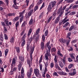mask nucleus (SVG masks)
I'll return each mask as SVG.
<instances>
[{
  "mask_svg": "<svg viewBox=\"0 0 78 78\" xmlns=\"http://www.w3.org/2000/svg\"><path fill=\"white\" fill-rule=\"evenodd\" d=\"M29 48H30V59L28 58L27 59V65L29 66V67H31V66L32 65V60H33V57L32 56V55L33 54V53L34 51V46L32 47L31 46L30 47V45H27V47L26 48L27 50L28 51H29Z\"/></svg>",
  "mask_w": 78,
  "mask_h": 78,
  "instance_id": "f257e3e1",
  "label": "nucleus"
},
{
  "mask_svg": "<svg viewBox=\"0 0 78 78\" xmlns=\"http://www.w3.org/2000/svg\"><path fill=\"white\" fill-rule=\"evenodd\" d=\"M56 3V1H54V2H51L50 3L49 5L48 6V10L49 12H51V10L52 7V8L54 7Z\"/></svg>",
  "mask_w": 78,
  "mask_h": 78,
  "instance_id": "f03ea898",
  "label": "nucleus"
},
{
  "mask_svg": "<svg viewBox=\"0 0 78 78\" xmlns=\"http://www.w3.org/2000/svg\"><path fill=\"white\" fill-rule=\"evenodd\" d=\"M40 31V29H38L37 30H36L35 34L37 36H36V35H34L33 37V39H35L36 41H37L39 38V35L38 34V33H39V31Z\"/></svg>",
  "mask_w": 78,
  "mask_h": 78,
  "instance_id": "7ed1b4c3",
  "label": "nucleus"
},
{
  "mask_svg": "<svg viewBox=\"0 0 78 78\" xmlns=\"http://www.w3.org/2000/svg\"><path fill=\"white\" fill-rule=\"evenodd\" d=\"M66 6H67L65 5L63 8L62 10L61 9L60 10L58 11V14L59 15V16L60 17H61V16L62 15V14H63V12H64V10L66 9Z\"/></svg>",
  "mask_w": 78,
  "mask_h": 78,
  "instance_id": "20e7f679",
  "label": "nucleus"
},
{
  "mask_svg": "<svg viewBox=\"0 0 78 78\" xmlns=\"http://www.w3.org/2000/svg\"><path fill=\"white\" fill-rule=\"evenodd\" d=\"M33 68L30 67L28 72V73L27 74L28 78H31V73H32V72H33Z\"/></svg>",
  "mask_w": 78,
  "mask_h": 78,
  "instance_id": "39448f33",
  "label": "nucleus"
},
{
  "mask_svg": "<svg viewBox=\"0 0 78 78\" xmlns=\"http://www.w3.org/2000/svg\"><path fill=\"white\" fill-rule=\"evenodd\" d=\"M34 73L37 77H38V76H41V75L39 74V70L38 69H34Z\"/></svg>",
  "mask_w": 78,
  "mask_h": 78,
  "instance_id": "423d86ee",
  "label": "nucleus"
},
{
  "mask_svg": "<svg viewBox=\"0 0 78 78\" xmlns=\"http://www.w3.org/2000/svg\"><path fill=\"white\" fill-rule=\"evenodd\" d=\"M50 55V51H48V50H46V53L45 54V57L46 58V59L47 60H48V56H49Z\"/></svg>",
  "mask_w": 78,
  "mask_h": 78,
  "instance_id": "0eeeda50",
  "label": "nucleus"
},
{
  "mask_svg": "<svg viewBox=\"0 0 78 78\" xmlns=\"http://www.w3.org/2000/svg\"><path fill=\"white\" fill-rule=\"evenodd\" d=\"M25 12V11H23L22 12L20 13V17H21V18L20 19V21L21 22H22V21H23V13H24V12Z\"/></svg>",
  "mask_w": 78,
  "mask_h": 78,
  "instance_id": "6e6552de",
  "label": "nucleus"
},
{
  "mask_svg": "<svg viewBox=\"0 0 78 78\" xmlns=\"http://www.w3.org/2000/svg\"><path fill=\"white\" fill-rule=\"evenodd\" d=\"M51 54L53 56H55L56 55V49L55 48H52L51 49Z\"/></svg>",
  "mask_w": 78,
  "mask_h": 78,
  "instance_id": "1a4fd4ad",
  "label": "nucleus"
},
{
  "mask_svg": "<svg viewBox=\"0 0 78 78\" xmlns=\"http://www.w3.org/2000/svg\"><path fill=\"white\" fill-rule=\"evenodd\" d=\"M54 61H55V68H56V69H58V67L59 66H58V64L57 63H56V62H58V61L57 60V58H56V56L55 55V58H54Z\"/></svg>",
  "mask_w": 78,
  "mask_h": 78,
  "instance_id": "9d476101",
  "label": "nucleus"
},
{
  "mask_svg": "<svg viewBox=\"0 0 78 78\" xmlns=\"http://www.w3.org/2000/svg\"><path fill=\"white\" fill-rule=\"evenodd\" d=\"M14 4L13 5L12 7L16 9H18V7L17 6V2H16V0H14Z\"/></svg>",
  "mask_w": 78,
  "mask_h": 78,
  "instance_id": "9b49d317",
  "label": "nucleus"
},
{
  "mask_svg": "<svg viewBox=\"0 0 78 78\" xmlns=\"http://www.w3.org/2000/svg\"><path fill=\"white\" fill-rule=\"evenodd\" d=\"M76 69H73V72L69 73V75H71V76H74L75 75H76Z\"/></svg>",
  "mask_w": 78,
  "mask_h": 78,
  "instance_id": "f8f14e48",
  "label": "nucleus"
},
{
  "mask_svg": "<svg viewBox=\"0 0 78 78\" xmlns=\"http://www.w3.org/2000/svg\"><path fill=\"white\" fill-rule=\"evenodd\" d=\"M50 42L49 41L48 42H47V47L48 48V51H50L51 50V46L50 45H49V44H50Z\"/></svg>",
  "mask_w": 78,
  "mask_h": 78,
  "instance_id": "ddd939ff",
  "label": "nucleus"
},
{
  "mask_svg": "<svg viewBox=\"0 0 78 78\" xmlns=\"http://www.w3.org/2000/svg\"><path fill=\"white\" fill-rule=\"evenodd\" d=\"M60 17L61 16H58L56 18V19L55 20V24L56 23H58L59 22V20H60Z\"/></svg>",
  "mask_w": 78,
  "mask_h": 78,
  "instance_id": "4468645a",
  "label": "nucleus"
},
{
  "mask_svg": "<svg viewBox=\"0 0 78 78\" xmlns=\"http://www.w3.org/2000/svg\"><path fill=\"white\" fill-rule=\"evenodd\" d=\"M60 42H62V43H64V44H66L67 42V40H64L63 39H62L59 41Z\"/></svg>",
  "mask_w": 78,
  "mask_h": 78,
  "instance_id": "2eb2a0df",
  "label": "nucleus"
},
{
  "mask_svg": "<svg viewBox=\"0 0 78 78\" xmlns=\"http://www.w3.org/2000/svg\"><path fill=\"white\" fill-rule=\"evenodd\" d=\"M41 50H44V48H45V46L44 45V42H41Z\"/></svg>",
  "mask_w": 78,
  "mask_h": 78,
  "instance_id": "dca6fc26",
  "label": "nucleus"
},
{
  "mask_svg": "<svg viewBox=\"0 0 78 78\" xmlns=\"http://www.w3.org/2000/svg\"><path fill=\"white\" fill-rule=\"evenodd\" d=\"M16 13H9L8 14V16L11 17V16H15Z\"/></svg>",
  "mask_w": 78,
  "mask_h": 78,
  "instance_id": "f3484780",
  "label": "nucleus"
},
{
  "mask_svg": "<svg viewBox=\"0 0 78 78\" xmlns=\"http://www.w3.org/2000/svg\"><path fill=\"white\" fill-rule=\"evenodd\" d=\"M12 65H11V67L12 68V67H13V64H16V59L13 58L12 60Z\"/></svg>",
  "mask_w": 78,
  "mask_h": 78,
  "instance_id": "a211bd4d",
  "label": "nucleus"
},
{
  "mask_svg": "<svg viewBox=\"0 0 78 78\" xmlns=\"http://www.w3.org/2000/svg\"><path fill=\"white\" fill-rule=\"evenodd\" d=\"M70 35H71V33H68L67 34V35L66 38L69 39H71L70 37Z\"/></svg>",
  "mask_w": 78,
  "mask_h": 78,
  "instance_id": "6ab92c4d",
  "label": "nucleus"
},
{
  "mask_svg": "<svg viewBox=\"0 0 78 78\" xmlns=\"http://www.w3.org/2000/svg\"><path fill=\"white\" fill-rule=\"evenodd\" d=\"M70 55L72 59H75V57H74V56H75V54L74 53L70 54Z\"/></svg>",
  "mask_w": 78,
  "mask_h": 78,
  "instance_id": "aec40b11",
  "label": "nucleus"
},
{
  "mask_svg": "<svg viewBox=\"0 0 78 78\" xmlns=\"http://www.w3.org/2000/svg\"><path fill=\"white\" fill-rule=\"evenodd\" d=\"M19 19V16H17L13 19V22H16V21L18 20Z\"/></svg>",
  "mask_w": 78,
  "mask_h": 78,
  "instance_id": "412c9836",
  "label": "nucleus"
},
{
  "mask_svg": "<svg viewBox=\"0 0 78 78\" xmlns=\"http://www.w3.org/2000/svg\"><path fill=\"white\" fill-rule=\"evenodd\" d=\"M22 64L21 63H20V64L18 65V69L19 71H20V70Z\"/></svg>",
  "mask_w": 78,
  "mask_h": 78,
  "instance_id": "4be33fe9",
  "label": "nucleus"
},
{
  "mask_svg": "<svg viewBox=\"0 0 78 78\" xmlns=\"http://www.w3.org/2000/svg\"><path fill=\"white\" fill-rule=\"evenodd\" d=\"M31 16L30 14L28 12V14H27L26 16V19H28L29 17H30V16Z\"/></svg>",
  "mask_w": 78,
  "mask_h": 78,
  "instance_id": "5701e85b",
  "label": "nucleus"
},
{
  "mask_svg": "<svg viewBox=\"0 0 78 78\" xmlns=\"http://www.w3.org/2000/svg\"><path fill=\"white\" fill-rule=\"evenodd\" d=\"M14 37H12V38H11L10 40V42L11 43H14Z\"/></svg>",
  "mask_w": 78,
  "mask_h": 78,
  "instance_id": "b1692460",
  "label": "nucleus"
},
{
  "mask_svg": "<svg viewBox=\"0 0 78 78\" xmlns=\"http://www.w3.org/2000/svg\"><path fill=\"white\" fill-rule=\"evenodd\" d=\"M69 25V23L67 22L65 24L63 25V27L64 28H66V27H68Z\"/></svg>",
  "mask_w": 78,
  "mask_h": 78,
  "instance_id": "393cba45",
  "label": "nucleus"
},
{
  "mask_svg": "<svg viewBox=\"0 0 78 78\" xmlns=\"http://www.w3.org/2000/svg\"><path fill=\"white\" fill-rule=\"evenodd\" d=\"M32 32V29H30L29 30V32L28 34V37H29L30 36V34H31Z\"/></svg>",
  "mask_w": 78,
  "mask_h": 78,
  "instance_id": "a878e982",
  "label": "nucleus"
},
{
  "mask_svg": "<svg viewBox=\"0 0 78 78\" xmlns=\"http://www.w3.org/2000/svg\"><path fill=\"white\" fill-rule=\"evenodd\" d=\"M25 35L26 34H24V35H23V37H22V38L21 39V40L22 41H25Z\"/></svg>",
  "mask_w": 78,
  "mask_h": 78,
  "instance_id": "bb28decb",
  "label": "nucleus"
},
{
  "mask_svg": "<svg viewBox=\"0 0 78 78\" xmlns=\"http://www.w3.org/2000/svg\"><path fill=\"white\" fill-rule=\"evenodd\" d=\"M33 7H34V4H32L29 7V9L30 10V9H33Z\"/></svg>",
  "mask_w": 78,
  "mask_h": 78,
  "instance_id": "cd10ccee",
  "label": "nucleus"
},
{
  "mask_svg": "<svg viewBox=\"0 0 78 78\" xmlns=\"http://www.w3.org/2000/svg\"><path fill=\"white\" fill-rule=\"evenodd\" d=\"M21 76L19 75L18 76V78H24V75L22 74Z\"/></svg>",
  "mask_w": 78,
  "mask_h": 78,
  "instance_id": "c85d7f7f",
  "label": "nucleus"
},
{
  "mask_svg": "<svg viewBox=\"0 0 78 78\" xmlns=\"http://www.w3.org/2000/svg\"><path fill=\"white\" fill-rule=\"evenodd\" d=\"M8 49H6L5 50V56H6L7 55V54H8Z\"/></svg>",
  "mask_w": 78,
  "mask_h": 78,
  "instance_id": "c756f323",
  "label": "nucleus"
},
{
  "mask_svg": "<svg viewBox=\"0 0 78 78\" xmlns=\"http://www.w3.org/2000/svg\"><path fill=\"white\" fill-rule=\"evenodd\" d=\"M59 74L61 75H67L66 73H65L63 72L59 73Z\"/></svg>",
  "mask_w": 78,
  "mask_h": 78,
  "instance_id": "7c9ffc66",
  "label": "nucleus"
},
{
  "mask_svg": "<svg viewBox=\"0 0 78 78\" xmlns=\"http://www.w3.org/2000/svg\"><path fill=\"white\" fill-rule=\"evenodd\" d=\"M15 25L16 27V31H17V27H18V26H19V22H17Z\"/></svg>",
  "mask_w": 78,
  "mask_h": 78,
  "instance_id": "2f4dec72",
  "label": "nucleus"
},
{
  "mask_svg": "<svg viewBox=\"0 0 78 78\" xmlns=\"http://www.w3.org/2000/svg\"><path fill=\"white\" fill-rule=\"evenodd\" d=\"M73 66V64H70L68 66V69H71V68H72Z\"/></svg>",
  "mask_w": 78,
  "mask_h": 78,
  "instance_id": "473e14b6",
  "label": "nucleus"
},
{
  "mask_svg": "<svg viewBox=\"0 0 78 78\" xmlns=\"http://www.w3.org/2000/svg\"><path fill=\"white\" fill-rule=\"evenodd\" d=\"M4 38L5 39V40H7L8 39V36L6 34H4Z\"/></svg>",
  "mask_w": 78,
  "mask_h": 78,
  "instance_id": "72a5a7b5",
  "label": "nucleus"
},
{
  "mask_svg": "<svg viewBox=\"0 0 78 78\" xmlns=\"http://www.w3.org/2000/svg\"><path fill=\"white\" fill-rule=\"evenodd\" d=\"M16 50L17 53H19L20 52V48L19 47H17L16 48Z\"/></svg>",
  "mask_w": 78,
  "mask_h": 78,
  "instance_id": "f704fd0d",
  "label": "nucleus"
},
{
  "mask_svg": "<svg viewBox=\"0 0 78 78\" xmlns=\"http://www.w3.org/2000/svg\"><path fill=\"white\" fill-rule=\"evenodd\" d=\"M5 23L6 26H9V24H8V20H5Z\"/></svg>",
  "mask_w": 78,
  "mask_h": 78,
  "instance_id": "c9c22d12",
  "label": "nucleus"
},
{
  "mask_svg": "<svg viewBox=\"0 0 78 78\" xmlns=\"http://www.w3.org/2000/svg\"><path fill=\"white\" fill-rule=\"evenodd\" d=\"M33 39L32 37H31L29 39L28 41L29 43H31V42H32V41H33Z\"/></svg>",
  "mask_w": 78,
  "mask_h": 78,
  "instance_id": "e433bc0d",
  "label": "nucleus"
},
{
  "mask_svg": "<svg viewBox=\"0 0 78 78\" xmlns=\"http://www.w3.org/2000/svg\"><path fill=\"white\" fill-rule=\"evenodd\" d=\"M74 28V26H72L69 29V31H72V30L73 29V28Z\"/></svg>",
  "mask_w": 78,
  "mask_h": 78,
  "instance_id": "4c0bfd02",
  "label": "nucleus"
},
{
  "mask_svg": "<svg viewBox=\"0 0 78 78\" xmlns=\"http://www.w3.org/2000/svg\"><path fill=\"white\" fill-rule=\"evenodd\" d=\"M42 55H41V57H40V60L39 61V64L41 62V61H42Z\"/></svg>",
  "mask_w": 78,
  "mask_h": 78,
  "instance_id": "58836bf2",
  "label": "nucleus"
},
{
  "mask_svg": "<svg viewBox=\"0 0 78 78\" xmlns=\"http://www.w3.org/2000/svg\"><path fill=\"white\" fill-rule=\"evenodd\" d=\"M24 72V70H23V68H22L21 69V75L22 74L24 75V73H23Z\"/></svg>",
  "mask_w": 78,
  "mask_h": 78,
  "instance_id": "ea45409f",
  "label": "nucleus"
},
{
  "mask_svg": "<svg viewBox=\"0 0 78 78\" xmlns=\"http://www.w3.org/2000/svg\"><path fill=\"white\" fill-rule=\"evenodd\" d=\"M63 21H64V22L63 23V24H64V23H66L67 22H68V21H69V19L65 20H63Z\"/></svg>",
  "mask_w": 78,
  "mask_h": 78,
  "instance_id": "a19ab883",
  "label": "nucleus"
},
{
  "mask_svg": "<svg viewBox=\"0 0 78 78\" xmlns=\"http://www.w3.org/2000/svg\"><path fill=\"white\" fill-rule=\"evenodd\" d=\"M25 44V41H23V42L21 43L22 47H23Z\"/></svg>",
  "mask_w": 78,
  "mask_h": 78,
  "instance_id": "79ce46f5",
  "label": "nucleus"
},
{
  "mask_svg": "<svg viewBox=\"0 0 78 78\" xmlns=\"http://www.w3.org/2000/svg\"><path fill=\"white\" fill-rule=\"evenodd\" d=\"M54 66V63L51 62L50 64V67L51 68H53Z\"/></svg>",
  "mask_w": 78,
  "mask_h": 78,
  "instance_id": "37998d69",
  "label": "nucleus"
},
{
  "mask_svg": "<svg viewBox=\"0 0 78 78\" xmlns=\"http://www.w3.org/2000/svg\"><path fill=\"white\" fill-rule=\"evenodd\" d=\"M59 65L60 67H61V68H62V67H63V63H62V62H59Z\"/></svg>",
  "mask_w": 78,
  "mask_h": 78,
  "instance_id": "c03bdc74",
  "label": "nucleus"
},
{
  "mask_svg": "<svg viewBox=\"0 0 78 78\" xmlns=\"http://www.w3.org/2000/svg\"><path fill=\"white\" fill-rule=\"evenodd\" d=\"M70 42V40H68L67 41L66 43L67 45H69V42Z\"/></svg>",
  "mask_w": 78,
  "mask_h": 78,
  "instance_id": "a18cd8bd",
  "label": "nucleus"
},
{
  "mask_svg": "<svg viewBox=\"0 0 78 78\" xmlns=\"http://www.w3.org/2000/svg\"><path fill=\"white\" fill-rule=\"evenodd\" d=\"M33 19H31L30 20V22H29V24L30 25H31V24L32 23H33Z\"/></svg>",
  "mask_w": 78,
  "mask_h": 78,
  "instance_id": "49530a36",
  "label": "nucleus"
},
{
  "mask_svg": "<svg viewBox=\"0 0 78 78\" xmlns=\"http://www.w3.org/2000/svg\"><path fill=\"white\" fill-rule=\"evenodd\" d=\"M62 61L64 64H66V58L64 57L62 59Z\"/></svg>",
  "mask_w": 78,
  "mask_h": 78,
  "instance_id": "de8ad7c7",
  "label": "nucleus"
},
{
  "mask_svg": "<svg viewBox=\"0 0 78 78\" xmlns=\"http://www.w3.org/2000/svg\"><path fill=\"white\" fill-rule=\"evenodd\" d=\"M52 17H53V16H51L49 18L48 21V23H49V22H50V21L51 20V19H52Z\"/></svg>",
  "mask_w": 78,
  "mask_h": 78,
  "instance_id": "09e8293b",
  "label": "nucleus"
},
{
  "mask_svg": "<svg viewBox=\"0 0 78 78\" xmlns=\"http://www.w3.org/2000/svg\"><path fill=\"white\" fill-rule=\"evenodd\" d=\"M48 30H46L45 34V36H47L48 35Z\"/></svg>",
  "mask_w": 78,
  "mask_h": 78,
  "instance_id": "8fccbe9b",
  "label": "nucleus"
},
{
  "mask_svg": "<svg viewBox=\"0 0 78 78\" xmlns=\"http://www.w3.org/2000/svg\"><path fill=\"white\" fill-rule=\"evenodd\" d=\"M53 75H54V76H58V75L57 74V73L56 72L53 73Z\"/></svg>",
  "mask_w": 78,
  "mask_h": 78,
  "instance_id": "3c124183",
  "label": "nucleus"
},
{
  "mask_svg": "<svg viewBox=\"0 0 78 78\" xmlns=\"http://www.w3.org/2000/svg\"><path fill=\"white\" fill-rule=\"evenodd\" d=\"M33 9H31L30 11L29 12H28V13L30 14L31 15V14H32V13H33Z\"/></svg>",
  "mask_w": 78,
  "mask_h": 78,
  "instance_id": "603ef678",
  "label": "nucleus"
},
{
  "mask_svg": "<svg viewBox=\"0 0 78 78\" xmlns=\"http://www.w3.org/2000/svg\"><path fill=\"white\" fill-rule=\"evenodd\" d=\"M78 5H75L72 7V8H73V9H75V8H78Z\"/></svg>",
  "mask_w": 78,
  "mask_h": 78,
  "instance_id": "864d4df0",
  "label": "nucleus"
},
{
  "mask_svg": "<svg viewBox=\"0 0 78 78\" xmlns=\"http://www.w3.org/2000/svg\"><path fill=\"white\" fill-rule=\"evenodd\" d=\"M40 70L42 71V65L41 64H40Z\"/></svg>",
  "mask_w": 78,
  "mask_h": 78,
  "instance_id": "5fc2aeb1",
  "label": "nucleus"
},
{
  "mask_svg": "<svg viewBox=\"0 0 78 78\" xmlns=\"http://www.w3.org/2000/svg\"><path fill=\"white\" fill-rule=\"evenodd\" d=\"M2 25V26H3L4 27H6V25H5V23L3 22H1Z\"/></svg>",
  "mask_w": 78,
  "mask_h": 78,
  "instance_id": "6e6d98bb",
  "label": "nucleus"
},
{
  "mask_svg": "<svg viewBox=\"0 0 78 78\" xmlns=\"http://www.w3.org/2000/svg\"><path fill=\"white\" fill-rule=\"evenodd\" d=\"M45 2H43V5H42L41 7L40 8V10H41V9H42L43 8H44V6L45 5Z\"/></svg>",
  "mask_w": 78,
  "mask_h": 78,
  "instance_id": "4d7b16f0",
  "label": "nucleus"
},
{
  "mask_svg": "<svg viewBox=\"0 0 78 78\" xmlns=\"http://www.w3.org/2000/svg\"><path fill=\"white\" fill-rule=\"evenodd\" d=\"M38 8V6L37 5L35 7L34 9V11H36V10Z\"/></svg>",
  "mask_w": 78,
  "mask_h": 78,
  "instance_id": "13d9d810",
  "label": "nucleus"
},
{
  "mask_svg": "<svg viewBox=\"0 0 78 78\" xmlns=\"http://www.w3.org/2000/svg\"><path fill=\"white\" fill-rule=\"evenodd\" d=\"M19 59L21 60V61H24V59H23V58L22 57H20L19 58Z\"/></svg>",
  "mask_w": 78,
  "mask_h": 78,
  "instance_id": "bf43d9fd",
  "label": "nucleus"
},
{
  "mask_svg": "<svg viewBox=\"0 0 78 78\" xmlns=\"http://www.w3.org/2000/svg\"><path fill=\"white\" fill-rule=\"evenodd\" d=\"M29 0H26V3H27L26 5L27 6H28V4L29 3Z\"/></svg>",
  "mask_w": 78,
  "mask_h": 78,
  "instance_id": "052dcab7",
  "label": "nucleus"
},
{
  "mask_svg": "<svg viewBox=\"0 0 78 78\" xmlns=\"http://www.w3.org/2000/svg\"><path fill=\"white\" fill-rule=\"evenodd\" d=\"M58 55H59L60 56H62V55L61 53V52L60 51H58Z\"/></svg>",
  "mask_w": 78,
  "mask_h": 78,
  "instance_id": "680f3d73",
  "label": "nucleus"
},
{
  "mask_svg": "<svg viewBox=\"0 0 78 78\" xmlns=\"http://www.w3.org/2000/svg\"><path fill=\"white\" fill-rule=\"evenodd\" d=\"M4 27V32H6L7 31V29H6V26Z\"/></svg>",
  "mask_w": 78,
  "mask_h": 78,
  "instance_id": "e2e57ef3",
  "label": "nucleus"
},
{
  "mask_svg": "<svg viewBox=\"0 0 78 78\" xmlns=\"http://www.w3.org/2000/svg\"><path fill=\"white\" fill-rule=\"evenodd\" d=\"M76 14L75 12H71L70 14L71 15H74V14Z\"/></svg>",
  "mask_w": 78,
  "mask_h": 78,
  "instance_id": "0e129e2a",
  "label": "nucleus"
},
{
  "mask_svg": "<svg viewBox=\"0 0 78 78\" xmlns=\"http://www.w3.org/2000/svg\"><path fill=\"white\" fill-rule=\"evenodd\" d=\"M74 1V0H68V3H72Z\"/></svg>",
  "mask_w": 78,
  "mask_h": 78,
  "instance_id": "69168bd1",
  "label": "nucleus"
},
{
  "mask_svg": "<svg viewBox=\"0 0 78 78\" xmlns=\"http://www.w3.org/2000/svg\"><path fill=\"white\" fill-rule=\"evenodd\" d=\"M68 60L69 61V62H72V59L70 58H68Z\"/></svg>",
  "mask_w": 78,
  "mask_h": 78,
  "instance_id": "338daca9",
  "label": "nucleus"
},
{
  "mask_svg": "<svg viewBox=\"0 0 78 78\" xmlns=\"http://www.w3.org/2000/svg\"><path fill=\"white\" fill-rule=\"evenodd\" d=\"M46 78H50V76L49 75L47 74L46 75Z\"/></svg>",
  "mask_w": 78,
  "mask_h": 78,
  "instance_id": "774afa93",
  "label": "nucleus"
}]
</instances>
